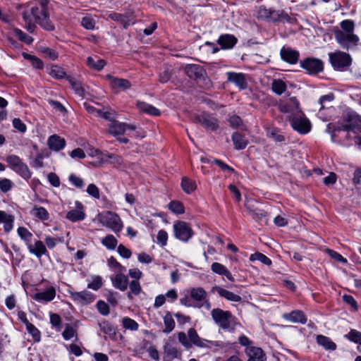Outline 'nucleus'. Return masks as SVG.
I'll return each instance as SVG.
<instances>
[{
    "mask_svg": "<svg viewBox=\"0 0 361 361\" xmlns=\"http://www.w3.org/2000/svg\"><path fill=\"white\" fill-rule=\"evenodd\" d=\"M27 248L30 254L37 258H41L42 255L47 254V247L41 240H36L34 244L30 243L27 245Z\"/></svg>",
    "mask_w": 361,
    "mask_h": 361,
    "instance_id": "obj_21",
    "label": "nucleus"
},
{
    "mask_svg": "<svg viewBox=\"0 0 361 361\" xmlns=\"http://www.w3.org/2000/svg\"><path fill=\"white\" fill-rule=\"evenodd\" d=\"M68 180L73 186L78 189H82L85 186L83 179L79 176H77L74 173H71L69 175Z\"/></svg>",
    "mask_w": 361,
    "mask_h": 361,
    "instance_id": "obj_57",
    "label": "nucleus"
},
{
    "mask_svg": "<svg viewBox=\"0 0 361 361\" xmlns=\"http://www.w3.org/2000/svg\"><path fill=\"white\" fill-rule=\"evenodd\" d=\"M329 62L334 70L345 71L352 64L351 56L342 51L329 53Z\"/></svg>",
    "mask_w": 361,
    "mask_h": 361,
    "instance_id": "obj_4",
    "label": "nucleus"
},
{
    "mask_svg": "<svg viewBox=\"0 0 361 361\" xmlns=\"http://www.w3.org/2000/svg\"><path fill=\"white\" fill-rule=\"evenodd\" d=\"M195 120L204 128L212 131H216L219 127L218 119L213 114L208 112L204 111L196 115Z\"/></svg>",
    "mask_w": 361,
    "mask_h": 361,
    "instance_id": "obj_11",
    "label": "nucleus"
},
{
    "mask_svg": "<svg viewBox=\"0 0 361 361\" xmlns=\"http://www.w3.org/2000/svg\"><path fill=\"white\" fill-rule=\"evenodd\" d=\"M18 236L25 242L26 246L31 243L32 234L25 227H19L17 230Z\"/></svg>",
    "mask_w": 361,
    "mask_h": 361,
    "instance_id": "obj_51",
    "label": "nucleus"
},
{
    "mask_svg": "<svg viewBox=\"0 0 361 361\" xmlns=\"http://www.w3.org/2000/svg\"><path fill=\"white\" fill-rule=\"evenodd\" d=\"M23 56L25 59L30 61L31 64L34 68H37V69H42L43 68L44 63H43L42 61L40 59H39L38 57H37L34 55H30V54H26V53L23 54Z\"/></svg>",
    "mask_w": 361,
    "mask_h": 361,
    "instance_id": "obj_55",
    "label": "nucleus"
},
{
    "mask_svg": "<svg viewBox=\"0 0 361 361\" xmlns=\"http://www.w3.org/2000/svg\"><path fill=\"white\" fill-rule=\"evenodd\" d=\"M247 361H266V356L260 348L250 346L246 348Z\"/></svg>",
    "mask_w": 361,
    "mask_h": 361,
    "instance_id": "obj_25",
    "label": "nucleus"
},
{
    "mask_svg": "<svg viewBox=\"0 0 361 361\" xmlns=\"http://www.w3.org/2000/svg\"><path fill=\"white\" fill-rule=\"evenodd\" d=\"M71 298L77 304L87 305L95 300V295L90 291H69Z\"/></svg>",
    "mask_w": 361,
    "mask_h": 361,
    "instance_id": "obj_12",
    "label": "nucleus"
},
{
    "mask_svg": "<svg viewBox=\"0 0 361 361\" xmlns=\"http://www.w3.org/2000/svg\"><path fill=\"white\" fill-rule=\"evenodd\" d=\"M283 318L287 321L293 323L305 324L307 322V317L300 310H294L290 313H285L283 314Z\"/></svg>",
    "mask_w": 361,
    "mask_h": 361,
    "instance_id": "obj_27",
    "label": "nucleus"
},
{
    "mask_svg": "<svg viewBox=\"0 0 361 361\" xmlns=\"http://www.w3.org/2000/svg\"><path fill=\"white\" fill-rule=\"evenodd\" d=\"M102 243L108 250H114L118 244L116 238L113 235H107L102 240Z\"/></svg>",
    "mask_w": 361,
    "mask_h": 361,
    "instance_id": "obj_49",
    "label": "nucleus"
},
{
    "mask_svg": "<svg viewBox=\"0 0 361 361\" xmlns=\"http://www.w3.org/2000/svg\"><path fill=\"white\" fill-rule=\"evenodd\" d=\"M99 222L114 232H119L123 228V223L119 216L110 211L101 213L98 215Z\"/></svg>",
    "mask_w": 361,
    "mask_h": 361,
    "instance_id": "obj_5",
    "label": "nucleus"
},
{
    "mask_svg": "<svg viewBox=\"0 0 361 361\" xmlns=\"http://www.w3.org/2000/svg\"><path fill=\"white\" fill-rule=\"evenodd\" d=\"M300 66L310 75H316L324 71V62L317 58L307 57L300 61Z\"/></svg>",
    "mask_w": 361,
    "mask_h": 361,
    "instance_id": "obj_9",
    "label": "nucleus"
},
{
    "mask_svg": "<svg viewBox=\"0 0 361 361\" xmlns=\"http://www.w3.org/2000/svg\"><path fill=\"white\" fill-rule=\"evenodd\" d=\"M257 17L259 19L275 22L281 20L283 13L279 11L268 9L265 6H261L257 10Z\"/></svg>",
    "mask_w": 361,
    "mask_h": 361,
    "instance_id": "obj_13",
    "label": "nucleus"
},
{
    "mask_svg": "<svg viewBox=\"0 0 361 361\" xmlns=\"http://www.w3.org/2000/svg\"><path fill=\"white\" fill-rule=\"evenodd\" d=\"M106 78L109 80V85L112 89L125 91L131 87L130 82L126 79L116 78L111 75H107Z\"/></svg>",
    "mask_w": 361,
    "mask_h": 361,
    "instance_id": "obj_22",
    "label": "nucleus"
},
{
    "mask_svg": "<svg viewBox=\"0 0 361 361\" xmlns=\"http://www.w3.org/2000/svg\"><path fill=\"white\" fill-rule=\"evenodd\" d=\"M87 281V288L93 290H98L103 285L102 278L99 275L91 276L90 280Z\"/></svg>",
    "mask_w": 361,
    "mask_h": 361,
    "instance_id": "obj_44",
    "label": "nucleus"
},
{
    "mask_svg": "<svg viewBox=\"0 0 361 361\" xmlns=\"http://www.w3.org/2000/svg\"><path fill=\"white\" fill-rule=\"evenodd\" d=\"M211 315L215 324L224 331L232 332L237 325L236 318L229 312L214 308Z\"/></svg>",
    "mask_w": 361,
    "mask_h": 361,
    "instance_id": "obj_3",
    "label": "nucleus"
},
{
    "mask_svg": "<svg viewBox=\"0 0 361 361\" xmlns=\"http://www.w3.org/2000/svg\"><path fill=\"white\" fill-rule=\"evenodd\" d=\"M62 336L66 341L71 340L77 336L76 330L73 326L68 325L63 331Z\"/></svg>",
    "mask_w": 361,
    "mask_h": 361,
    "instance_id": "obj_64",
    "label": "nucleus"
},
{
    "mask_svg": "<svg viewBox=\"0 0 361 361\" xmlns=\"http://www.w3.org/2000/svg\"><path fill=\"white\" fill-rule=\"evenodd\" d=\"M87 66L96 71H101L105 66L106 63L102 59L95 60L93 57L89 56L86 61Z\"/></svg>",
    "mask_w": 361,
    "mask_h": 361,
    "instance_id": "obj_45",
    "label": "nucleus"
},
{
    "mask_svg": "<svg viewBox=\"0 0 361 361\" xmlns=\"http://www.w3.org/2000/svg\"><path fill=\"white\" fill-rule=\"evenodd\" d=\"M122 325L124 329L130 331H137L139 328L138 323L128 317L122 319Z\"/></svg>",
    "mask_w": 361,
    "mask_h": 361,
    "instance_id": "obj_50",
    "label": "nucleus"
},
{
    "mask_svg": "<svg viewBox=\"0 0 361 361\" xmlns=\"http://www.w3.org/2000/svg\"><path fill=\"white\" fill-rule=\"evenodd\" d=\"M39 25L47 31H53L55 29V26L50 20L49 18V13L47 10L41 11L40 16L37 17Z\"/></svg>",
    "mask_w": 361,
    "mask_h": 361,
    "instance_id": "obj_29",
    "label": "nucleus"
},
{
    "mask_svg": "<svg viewBox=\"0 0 361 361\" xmlns=\"http://www.w3.org/2000/svg\"><path fill=\"white\" fill-rule=\"evenodd\" d=\"M268 134L275 142H281L285 141L284 136L280 133L279 129L276 128L270 129Z\"/></svg>",
    "mask_w": 361,
    "mask_h": 361,
    "instance_id": "obj_60",
    "label": "nucleus"
},
{
    "mask_svg": "<svg viewBox=\"0 0 361 361\" xmlns=\"http://www.w3.org/2000/svg\"><path fill=\"white\" fill-rule=\"evenodd\" d=\"M129 288H130V292L128 293V297L129 298H131V294H133L135 295H137L141 292V286L140 285V283L137 280H133L129 283Z\"/></svg>",
    "mask_w": 361,
    "mask_h": 361,
    "instance_id": "obj_59",
    "label": "nucleus"
},
{
    "mask_svg": "<svg viewBox=\"0 0 361 361\" xmlns=\"http://www.w3.org/2000/svg\"><path fill=\"white\" fill-rule=\"evenodd\" d=\"M66 80L70 83V85L75 93L79 97H83L85 94V90L82 87V82L69 75L66 77Z\"/></svg>",
    "mask_w": 361,
    "mask_h": 361,
    "instance_id": "obj_34",
    "label": "nucleus"
},
{
    "mask_svg": "<svg viewBox=\"0 0 361 361\" xmlns=\"http://www.w3.org/2000/svg\"><path fill=\"white\" fill-rule=\"evenodd\" d=\"M47 145L50 149L59 152L65 147L66 140L58 135H52L48 138Z\"/></svg>",
    "mask_w": 361,
    "mask_h": 361,
    "instance_id": "obj_24",
    "label": "nucleus"
},
{
    "mask_svg": "<svg viewBox=\"0 0 361 361\" xmlns=\"http://www.w3.org/2000/svg\"><path fill=\"white\" fill-rule=\"evenodd\" d=\"M227 79L240 89L243 90L247 87V84L243 73L228 72L227 73Z\"/></svg>",
    "mask_w": 361,
    "mask_h": 361,
    "instance_id": "obj_26",
    "label": "nucleus"
},
{
    "mask_svg": "<svg viewBox=\"0 0 361 361\" xmlns=\"http://www.w3.org/2000/svg\"><path fill=\"white\" fill-rule=\"evenodd\" d=\"M185 74L191 79L197 80L202 78L205 70L197 64H188L185 68Z\"/></svg>",
    "mask_w": 361,
    "mask_h": 361,
    "instance_id": "obj_18",
    "label": "nucleus"
},
{
    "mask_svg": "<svg viewBox=\"0 0 361 361\" xmlns=\"http://www.w3.org/2000/svg\"><path fill=\"white\" fill-rule=\"evenodd\" d=\"M163 320L164 324L163 332L165 334L171 333L174 329L176 326V322L173 318L171 312H166L163 318Z\"/></svg>",
    "mask_w": 361,
    "mask_h": 361,
    "instance_id": "obj_38",
    "label": "nucleus"
},
{
    "mask_svg": "<svg viewBox=\"0 0 361 361\" xmlns=\"http://www.w3.org/2000/svg\"><path fill=\"white\" fill-rule=\"evenodd\" d=\"M48 73L52 77L56 79H63L66 78L68 76L65 70L60 66H58L56 65H53L51 66Z\"/></svg>",
    "mask_w": 361,
    "mask_h": 361,
    "instance_id": "obj_42",
    "label": "nucleus"
},
{
    "mask_svg": "<svg viewBox=\"0 0 361 361\" xmlns=\"http://www.w3.org/2000/svg\"><path fill=\"white\" fill-rule=\"evenodd\" d=\"M107 264L110 268L114 269L116 271L123 272L126 271V267L118 262L114 257H111L107 259Z\"/></svg>",
    "mask_w": 361,
    "mask_h": 361,
    "instance_id": "obj_58",
    "label": "nucleus"
},
{
    "mask_svg": "<svg viewBox=\"0 0 361 361\" xmlns=\"http://www.w3.org/2000/svg\"><path fill=\"white\" fill-rule=\"evenodd\" d=\"M173 232L175 237L183 242H188L193 235V231L189 224L181 221L173 224Z\"/></svg>",
    "mask_w": 361,
    "mask_h": 361,
    "instance_id": "obj_10",
    "label": "nucleus"
},
{
    "mask_svg": "<svg viewBox=\"0 0 361 361\" xmlns=\"http://www.w3.org/2000/svg\"><path fill=\"white\" fill-rule=\"evenodd\" d=\"M96 307L98 312L103 316H107L110 312L109 306L103 300L97 301Z\"/></svg>",
    "mask_w": 361,
    "mask_h": 361,
    "instance_id": "obj_63",
    "label": "nucleus"
},
{
    "mask_svg": "<svg viewBox=\"0 0 361 361\" xmlns=\"http://www.w3.org/2000/svg\"><path fill=\"white\" fill-rule=\"evenodd\" d=\"M181 188L186 194H191L196 190L197 184L195 181L187 177H183L181 180Z\"/></svg>",
    "mask_w": 361,
    "mask_h": 361,
    "instance_id": "obj_41",
    "label": "nucleus"
},
{
    "mask_svg": "<svg viewBox=\"0 0 361 361\" xmlns=\"http://www.w3.org/2000/svg\"><path fill=\"white\" fill-rule=\"evenodd\" d=\"M238 42V39L233 35L224 34L221 35L217 40V43L223 49H231Z\"/></svg>",
    "mask_w": 361,
    "mask_h": 361,
    "instance_id": "obj_23",
    "label": "nucleus"
},
{
    "mask_svg": "<svg viewBox=\"0 0 361 361\" xmlns=\"http://www.w3.org/2000/svg\"><path fill=\"white\" fill-rule=\"evenodd\" d=\"M326 131L331 135V141L336 142V137L341 131H352L353 134L361 132V117L355 112H348L343 116V123L336 127L332 123L327 126Z\"/></svg>",
    "mask_w": 361,
    "mask_h": 361,
    "instance_id": "obj_1",
    "label": "nucleus"
},
{
    "mask_svg": "<svg viewBox=\"0 0 361 361\" xmlns=\"http://www.w3.org/2000/svg\"><path fill=\"white\" fill-rule=\"evenodd\" d=\"M102 332L107 334L111 338H115L116 329L114 326L107 321H102L98 324Z\"/></svg>",
    "mask_w": 361,
    "mask_h": 361,
    "instance_id": "obj_39",
    "label": "nucleus"
},
{
    "mask_svg": "<svg viewBox=\"0 0 361 361\" xmlns=\"http://www.w3.org/2000/svg\"><path fill=\"white\" fill-rule=\"evenodd\" d=\"M106 16L115 22L121 23L124 29H127L128 27V23L126 22L122 13L109 12L106 13Z\"/></svg>",
    "mask_w": 361,
    "mask_h": 361,
    "instance_id": "obj_48",
    "label": "nucleus"
},
{
    "mask_svg": "<svg viewBox=\"0 0 361 361\" xmlns=\"http://www.w3.org/2000/svg\"><path fill=\"white\" fill-rule=\"evenodd\" d=\"M9 167L25 180L30 178L32 173L27 165L17 155H9L6 158Z\"/></svg>",
    "mask_w": 361,
    "mask_h": 361,
    "instance_id": "obj_7",
    "label": "nucleus"
},
{
    "mask_svg": "<svg viewBox=\"0 0 361 361\" xmlns=\"http://www.w3.org/2000/svg\"><path fill=\"white\" fill-rule=\"evenodd\" d=\"M280 56L283 61L290 64H296L300 58V53L290 47H283L280 50Z\"/></svg>",
    "mask_w": 361,
    "mask_h": 361,
    "instance_id": "obj_15",
    "label": "nucleus"
},
{
    "mask_svg": "<svg viewBox=\"0 0 361 361\" xmlns=\"http://www.w3.org/2000/svg\"><path fill=\"white\" fill-rule=\"evenodd\" d=\"M122 15L123 16L126 22L128 23V27L135 23V16L133 9H126L124 13H122Z\"/></svg>",
    "mask_w": 361,
    "mask_h": 361,
    "instance_id": "obj_61",
    "label": "nucleus"
},
{
    "mask_svg": "<svg viewBox=\"0 0 361 361\" xmlns=\"http://www.w3.org/2000/svg\"><path fill=\"white\" fill-rule=\"evenodd\" d=\"M178 339L185 349H190L193 345L201 348H210L212 344V341L200 337L194 328H190L187 333L178 332Z\"/></svg>",
    "mask_w": 361,
    "mask_h": 361,
    "instance_id": "obj_2",
    "label": "nucleus"
},
{
    "mask_svg": "<svg viewBox=\"0 0 361 361\" xmlns=\"http://www.w3.org/2000/svg\"><path fill=\"white\" fill-rule=\"evenodd\" d=\"M108 131L114 136L123 135L126 132L125 123L114 121L109 125Z\"/></svg>",
    "mask_w": 361,
    "mask_h": 361,
    "instance_id": "obj_37",
    "label": "nucleus"
},
{
    "mask_svg": "<svg viewBox=\"0 0 361 361\" xmlns=\"http://www.w3.org/2000/svg\"><path fill=\"white\" fill-rule=\"evenodd\" d=\"M212 271L219 275L225 276L230 281H234V278L228 269L221 263L214 262L211 266Z\"/></svg>",
    "mask_w": 361,
    "mask_h": 361,
    "instance_id": "obj_31",
    "label": "nucleus"
},
{
    "mask_svg": "<svg viewBox=\"0 0 361 361\" xmlns=\"http://www.w3.org/2000/svg\"><path fill=\"white\" fill-rule=\"evenodd\" d=\"M271 90L277 95H281L287 90V85L282 80H274L271 83Z\"/></svg>",
    "mask_w": 361,
    "mask_h": 361,
    "instance_id": "obj_43",
    "label": "nucleus"
},
{
    "mask_svg": "<svg viewBox=\"0 0 361 361\" xmlns=\"http://www.w3.org/2000/svg\"><path fill=\"white\" fill-rule=\"evenodd\" d=\"M15 217L4 211L0 210V224H4L5 233H9L13 229Z\"/></svg>",
    "mask_w": 361,
    "mask_h": 361,
    "instance_id": "obj_28",
    "label": "nucleus"
},
{
    "mask_svg": "<svg viewBox=\"0 0 361 361\" xmlns=\"http://www.w3.org/2000/svg\"><path fill=\"white\" fill-rule=\"evenodd\" d=\"M317 342L319 345L323 346L326 350H334L336 349V345L329 337L318 335L317 336Z\"/></svg>",
    "mask_w": 361,
    "mask_h": 361,
    "instance_id": "obj_40",
    "label": "nucleus"
},
{
    "mask_svg": "<svg viewBox=\"0 0 361 361\" xmlns=\"http://www.w3.org/2000/svg\"><path fill=\"white\" fill-rule=\"evenodd\" d=\"M169 209L176 214H182L185 212L183 203L179 201L173 200L169 204Z\"/></svg>",
    "mask_w": 361,
    "mask_h": 361,
    "instance_id": "obj_53",
    "label": "nucleus"
},
{
    "mask_svg": "<svg viewBox=\"0 0 361 361\" xmlns=\"http://www.w3.org/2000/svg\"><path fill=\"white\" fill-rule=\"evenodd\" d=\"M344 338L354 343L361 345V332L356 329H350V331L344 335Z\"/></svg>",
    "mask_w": 361,
    "mask_h": 361,
    "instance_id": "obj_46",
    "label": "nucleus"
},
{
    "mask_svg": "<svg viewBox=\"0 0 361 361\" xmlns=\"http://www.w3.org/2000/svg\"><path fill=\"white\" fill-rule=\"evenodd\" d=\"M335 39L339 46L345 50H353L358 46L360 38L355 34H345L338 30L334 32Z\"/></svg>",
    "mask_w": 361,
    "mask_h": 361,
    "instance_id": "obj_6",
    "label": "nucleus"
},
{
    "mask_svg": "<svg viewBox=\"0 0 361 361\" xmlns=\"http://www.w3.org/2000/svg\"><path fill=\"white\" fill-rule=\"evenodd\" d=\"M255 260H258L268 266L271 265L272 263L271 260L268 257L260 252H255L250 256V261L252 262Z\"/></svg>",
    "mask_w": 361,
    "mask_h": 361,
    "instance_id": "obj_54",
    "label": "nucleus"
},
{
    "mask_svg": "<svg viewBox=\"0 0 361 361\" xmlns=\"http://www.w3.org/2000/svg\"><path fill=\"white\" fill-rule=\"evenodd\" d=\"M181 355V352L170 342L164 345V361H172Z\"/></svg>",
    "mask_w": 361,
    "mask_h": 361,
    "instance_id": "obj_20",
    "label": "nucleus"
},
{
    "mask_svg": "<svg viewBox=\"0 0 361 361\" xmlns=\"http://www.w3.org/2000/svg\"><path fill=\"white\" fill-rule=\"evenodd\" d=\"M279 110L283 113L290 114V116H294L299 111H302L300 109V103L295 97H290L287 103L281 104Z\"/></svg>",
    "mask_w": 361,
    "mask_h": 361,
    "instance_id": "obj_16",
    "label": "nucleus"
},
{
    "mask_svg": "<svg viewBox=\"0 0 361 361\" xmlns=\"http://www.w3.org/2000/svg\"><path fill=\"white\" fill-rule=\"evenodd\" d=\"M75 206V209H72L68 212L66 215V218L72 222L82 221L86 216L85 213L83 211L82 204L79 201H76Z\"/></svg>",
    "mask_w": 361,
    "mask_h": 361,
    "instance_id": "obj_17",
    "label": "nucleus"
},
{
    "mask_svg": "<svg viewBox=\"0 0 361 361\" xmlns=\"http://www.w3.org/2000/svg\"><path fill=\"white\" fill-rule=\"evenodd\" d=\"M30 214L41 221H47L49 219V214L47 210L40 206L35 205L30 211Z\"/></svg>",
    "mask_w": 361,
    "mask_h": 361,
    "instance_id": "obj_35",
    "label": "nucleus"
},
{
    "mask_svg": "<svg viewBox=\"0 0 361 361\" xmlns=\"http://www.w3.org/2000/svg\"><path fill=\"white\" fill-rule=\"evenodd\" d=\"M56 294L55 288L54 286H49L44 291L33 294L32 298L39 302L47 303L54 299Z\"/></svg>",
    "mask_w": 361,
    "mask_h": 361,
    "instance_id": "obj_14",
    "label": "nucleus"
},
{
    "mask_svg": "<svg viewBox=\"0 0 361 361\" xmlns=\"http://www.w3.org/2000/svg\"><path fill=\"white\" fill-rule=\"evenodd\" d=\"M25 326L27 332L32 336L33 341L39 342L41 338L40 331L31 323L27 324Z\"/></svg>",
    "mask_w": 361,
    "mask_h": 361,
    "instance_id": "obj_56",
    "label": "nucleus"
},
{
    "mask_svg": "<svg viewBox=\"0 0 361 361\" xmlns=\"http://www.w3.org/2000/svg\"><path fill=\"white\" fill-rule=\"evenodd\" d=\"M213 290H216L221 297L224 298L229 301L240 302L242 300V298L240 295L227 290L220 286H215L213 288Z\"/></svg>",
    "mask_w": 361,
    "mask_h": 361,
    "instance_id": "obj_30",
    "label": "nucleus"
},
{
    "mask_svg": "<svg viewBox=\"0 0 361 361\" xmlns=\"http://www.w3.org/2000/svg\"><path fill=\"white\" fill-rule=\"evenodd\" d=\"M111 281L113 286L121 291H125L128 288V279L123 272H118L116 274L111 276Z\"/></svg>",
    "mask_w": 361,
    "mask_h": 361,
    "instance_id": "obj_19",
    "label": "nucleus"
},
{
    "mask_svg": "<svg viewBox=\"0 0 361 361\" xmlns=\"http://www.w3.org/2000/svg\"><path fill=\"white\" fill-rule=\"evenodd\" d=\"M95 20L90 16H85L81 20V25L87 30H92L95 27Z\"/></svg>",
    "mask_w": 361,
    "mask_h": 361,
    "instance_id": "obj_62",
    "label": "nucleus"
},
{
    "mask_svg": "<svg viewBox=\"0 0 361 361\" xmlns=\"http://www.w3.org/2000/svg\"><path fill=\"white\" fill-rule=\"evenodd\" d=\"M13 31L15 35L18 37V39L20 41L25 42L26 44L29 45L33 42V38L31 36L23 32L20 29L16 27L13 30Z\"/></svg>",
    "mask_w": 361,
    "mask_h": 361,
    "instance_id": "obj_47",
    "label": "nucleus"
},
{
    "mask_svg": "<svg viewBox=\"0 0 361 361\" xmlns=\"http://www.w3.org/2000/svg\"><path fill=\"white\" fill-rule=\"evenodd\" d=\"M340 26L341 27V32L345 34H354L355 23L352 20H344L341 22Z\"/></svg>",
    "mask_w": 361,
    "mask_h": 361,
    "instance_id": "obj_52",
    "label": "nucleus"
},
{
    "mask_svg": "<svg viewBox=\"0 0 361 361\" xmlns=\"http://www.w3.org/2000/svg\"><path fill=\"white\" fill-rule=\"evenodd\" d=\"M232 141L236 150L244 149L248 144V141L245 136L238 132L233 133Z\"/></svg>",
    "mask_w": 361,
    "mask_h": 361,
    "instance_id": "obj_33",
    "label": "nucleus"
},
{
    "mask_svg": "<svg viewBox=\"0 0 361 361\" xmlns=\"http://www.w3.org/2000/svg\"><path fill=\"white\" fill-rule=\"evenodd\" d=\"M288 120L293 129L300 134H307L311 130V123L302 111H299L294 116H289Z\"/></svg>",
    "mask_w": 361,
    "mask_h": 361,
    "instance_id": "obj_8",
    "label": "nucleus"
},
{
    "mask_svg": "<svg viewBox=\"0 0 361 361\" xmlns=\"http://www.w3.org/2000/svg\"><path fill=\"white\" fill-rule=\"evenodd\" d=\"M136 106L140 111L149 115L159 116L160 114V111L158 109L144 102H137Z\"/></svg>",
    "mask_w": 361,
    "mask_h": 361,
    "instance_id": "obj_36",
    "label": "nucleus"
},
{
    "mask_svg": "<svg viewBox=\"0 0 361 361\" xmlns=\"http://www.w3.org/2000/svg\"><path fill=\"white\" fill-rule=\"evenodd\" d=\"M189 293L190 297L192 298V301L195 303L200 304L203 302L207 298V292L204 290V288L201 287L192 288Z\"/></svg>",
    "mask_w": 361,
    "mask_h": 361,
    "instance_id": "obj_32",
    "label": "nucleus"
}]
</instances>
